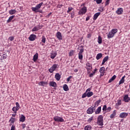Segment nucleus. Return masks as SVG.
<instances>
[{
  "mask_svg": "<svg viewBox=\"0 0 130 130\" xmlns=\"http://www.w3.org/2000/svg\"><path fill=\"white\" fill-rule=\"evenodd\" d=\"M42 5H43V2H42L38 5H37V6H36V7H32L31 8V10L33 12H35V13H41V11H38V10H39V9H40V8H41V7L42 6Z\"/></svg>",
  "mask_w": 130,
  "mask_h": 130,
  "instance_id": "nucleus-1",
  "label": "nucleus"
},
{
  "mask_svg": "<svg viewBox=\"0 0 130 130\" xmlns=\"http://www.w3.org/2000/svg\"><path fill=\"white\" fill-rule=\"evenodd\" d=\"M16 107H13L12 108V111H13V113L15 114H17V111H18L20 108V104H19L18 102L16 103Z\"/></svg>",
  "mask_w": 130,
  "mask_h": 130,
  "instance_id": "nucleus-2",
  "label": "nucleus"
},
{
  "mask_svg": "<svg viewBox=\"0 0 130 130\" xmlns=\"http://www.w3.org/2000/svg\"><path fill=\"white\" fill-rule=\"evenodd\" d=\"M96 123L98 125H103V116L102 115L99 116Z\"/></svg>",
  "mask_w": 130,
  "mask_h": 130,
  "instance_id": "nucleus-3",
  "label": "nucleus"
},
{
  "mask_svg": "<svg viewBox=\"0 0 130 130\" xmlns=\"http://www.w3.org/2000/svg\"><path fill=\"white\" fill-rule=\"evenodd\" d=\"M86 13H87V7H83L78 12V15H81L83 16V15H85Z\"/></svg>",
  "mask_w": 130,
  "mask_h": 130,
  "instance_id": "nucleus-4",
  "label": "nucleus"
},
{
  "mask_svg": "<svg viewBox=\"0 0 130 130\" xmlns=\"http://www.w3.org/2000/svg\"><path fill=\"white\" fill-rule=\"evenodd\" d=\"M58 68V64H54L49 69V72L51 74H52L56 69Z\"/></svg>",
  "mask_w": 130,
  "mask_h": 130,
  "instance_id": "nucleus-5",
  "label": "nucleus"
},
{
  "mask_svg": "<svg viewBox=\"0 0 130 130\" xmlns=\"http://www.w3.org/2000/svg\"><path fill=\"white\" fill-rule=\"evenodd\" d=\"M53 120L57 122H63V121H64V120L62 117L57 116L54 117Z\"/></svg>",
  "mask_w": 130,
  "mask_h": 130,
  "instance_id": "nucleus-6",
  "label": "nucleus"
},
{
  "mask_svg": "<svg viewBox=\"0 0 130 130\" xmlns=\"http://www.w3.org/2000/svg\"><path fill=\"white\" fill-rule=\"evenodd\" d=\"M96 109V108H95V106L93 107L91 106L89 107L87 110V114H92L94 112V110Z\"/></svg>",
  "mask_w": 130,
  "mask_h": 130,
  "instance_id": "nucleus-7",
  "label": "nucleus"
},
{
  "mask_svg": "<svg viewBox=\"0 0 130 130\" xmlns=\"http://www.w3.org/2000/svg\"><path fill=\"white\" fill-rule=\"evenodd\" d=\"M83 52H84V49H81L78 53V58L80 60H83Z\"/></svg>",
  "mask_w": 130,
  "mask_h": 130,
  "instance_id": "nucleus-8",
  "label": "nucleus"
},
{
  "mask_svg": "<svg viewBox=\"0 0 130 130\" xmlns=\"http://www.w3.org/2000/svg\"><path fill=\"white\" fill-rule=\"evenodd\" d=\"M100 73H101L100 76H103L105 74V67H103L100 69L99 71Z\"/></svg>",
  "mask_w": 130,
  "mask_h": 130,
  "instance_id": "nucleus-9",
  "label": "nucleus"
},
{
  "mask_svg": "<svg viewBox=\"0 0 130 130\" xmlns=\"http://www.w3.org/2000/svg\"><path fill=\"white\" fill-rule=\"evenodd\" d=\"M127 115H128V113L123 112V113H121L119 114V117L120 118H125V117H126Z\"/></svg>",
  "mask_w": 130,
  "mask_h": 130,
  "instance_id": "nucleus-10",
  "label": "nucleus"
},
{
  "mask_svg": "<svg viewBox=\"0 0 130 130\" xmlns=\"http://www.w3.org/2000/svg\"><path fill=\"white\" fill-rule=\"evenodd\" d=\"M56 36L57 39H58V40H62V36L61 35V32H60V31L57 32V33L56 34Z\"/></svg>",
  "mask_w": 130,
  "mask_h": 130,
  "instance_id": "nucleus-11",
  "label": "nucleus"
},
{
  "mask_svg": "<svg viewBox=\"0 0 130 130\" xmlns=\"http://www.w3.org/2000/svg\"><path fill=\"white\" fill-rule=\"evenodd\" d=\"M123 101H124L126 103L129 102L130 98L128 97V94H126L123 97Z\"/></svg>",
  "mask_w": 130,
  "mask_h": 130,
  "instance_id": "nucleus-12",
  "label": "nucleus"
},
{
  "mask_svg": "<svg viewBox=\"0 0 130 130\" xmlns=\"http://www.w3.org/2000/svg\"><path fill=\"white\" fill-rule=\"evenodd\" d=\"M42 27L40 26V25H38L36 26H35L32 29V32H35V31H38V30H40Z\"/></svg>",
  "mask_w": 130,
  "mask_h": 130,
  "instance_id": "nucleus-13",
  "label": "nucleus"
},
{
  "mask_svg": "<svg viewBox=\"0 0 130 130\" xmlns=\"http://www.w3.org/2000/svg\"><path fill=\"white\" fill-rule=\"evenodd\" d=\"M29 41H34L35 39H36V35L34 34H31L30 35L29 37L28 38Z\"/></svg>",
  "mask_w": 130,
  "mask_h": 130,
  "instance_id": "nucleus-14",
  "label": "nucleus"
},
{
  "mask_svg": "<svg viewBox=\"0 0 130 130\" xmlns=\"http://www.w3.org/2000/svg\"><path fill=\"white\" fill-rule=\"evenodd\" d=\"M117 15H121L123 13V9L122 8H119L117 9V10L116 11Z\"/></svg>",
  "mask_w": 130,
  "mask_h": 130,
  "instance_id": "nucleus-15",
  "label": "nucleus"
},
{
  "mask_svg": "<svg viewBox=\"0 0 130 130\" xmlns=\"http://www.w3.org/2000/svg\"><path fill=\"white\" fill-rule=\"evenodd\" d=\"M92 65L91 63L87 62L86 63V69L87 70V71L89 72V71H92Z\"/></svg>",
  "mask_w": 130,
  "mask_h": 130,
  "instance_id": "nucleus-16",
  "label": "nucleus"
},
{
  "mask_svg": "<svg viewBox=\"0 0 130 130\" xmlns=\"http://www.w3.org/2000/svg\"><path fill=\"white\" fill-rule=\"evenodd\" d=\"M108 58H109V57L108 56H106V57H105L104 58V59H103L102 63V66H103L104 64V63H105V62H106V61H107V60H108Z\"/></svg>",
  "mask_w": 130,
  "mask_h": 130,
  "instance_id": "nucleus-17",
  "label": "nucleus"
},
{
  "mask_svg": "<svg viewBox=\"0 0 130 130\" xmlns=\"http://www.w3.org/2000/svg\"><path fill=\"white\" fill-rule=\"evenodd\" d=\"M115 115H116V110H115L113 111L112 114L110 115V118H114Z\"/></svg>",
  "mask_w": 130,
  "mask_h": 130,
  "instance_id": "nucleus-18",
  "label": "nucleus"
},
{
  "mask_svg": "<svg viewBox=\"0 0 130 130\" xmlns=\"http://www.w3.org/2000/svg\"><path fill=\"white\" fill-rule=\"evenodd\" d=\"M100 12H98L95 13L93 16V20L95 21V20H97V18L100 16Z\"/></svg>",
  "mask_w": 130,
  "mask_h": 130,
  "instance_id": "nucleus-19",
  "label": "nucleus"
},
{
  "mask_svg": "<svg viewBox=\"0 0 130 130\" xmlns=\"http://www.w3.org/2000/svg\"><path fill=\"white\" fill-rule=\"evenodd\" d=\"M38 59V53H36L33 57V60L34 61H35V62L36 61H37V60Z\"/></svg>",
  "mask_w": 130,
  "mask_h": 130,
  "instance_id": "nucleus-20",
  "label": "nucleus"
},
{
  "mask_svg": "<svg viewBox=\"0 0 130 130\" xmlns=\"http://www.w3.org/2000/svg\"><path fill=\"white\" fill-rule=\"evenodd\" d=\"M125 78V75L123 76L122 78L120 79V81L119 82V85H121V84H123V83H124Z\"/></svg>",
  "mask_w": 130,
  "mask_h": 130,
  "instance_id": "nucleus-21",
  "label": "nucleus"
},
{
  "mask_svg": "<svg viewBox=\"0 0 130 130\" xmlns=\"http://www.w3.org/2000/svg\"><path fill=\"white\" fill-rule=\"evenodd\" d=\"M101 112V107H99L95 112V114H100Z\"/></svg>",
  "mask_w": 130,
  "mask_h": 130,
  "instance_id": "nucleus-22",
  "label": "nucleus"
},
{
  "mask_svg": "<svg viewBox=\"0 0 130 130\" xmlns=\"http://www.w3.org/2000/svg\"><path fill=\"white\" fill-rule=\"evenodd\" d=\"M19 120L20 121H21V122H24V121L26 120V117H25V116L21 115V116Z\"/></svg>",
  "mask_w": 130,
  "mask_h": 130,
  "instance_id": "nucleus-23",
  "label": "nucleus"
},
{
  "mask_svg": "<svg viewBox=\"0 0 130 130\" xmlns=\"http://www.w3.org/2000/svg\"><path fill=\"white\" fill-rule=\"evenodd\" d=\"M55 78L57 81H59L60 80V75L59 73H56L55 75Z\"/></svg>",
  "mask_w": 130,
  "mask_h": 130,
  "instance_id": "nucleus-24",
  "label": "nucleus"
},
{
  "mask_svg": "<svg viewBox=\"0 0 130 130\" xmlns=\"http://www.w3.org/2000/svg\"><path fill=\"white\" fill-rule=\"evenodd\" d=\"M39 86H42L43 87H44V86H45V85H47V82H45V81H41L39 83Z\"/></svg>",
  "mask_w": 130,
  "mask_h": 130,
  "instance_id": "nucleus-25",
  "label": "nucleus"
},
{
  "mask_svg": "<svg viewBox=\"0 0 130 130\" xmlns=\"http://www.w3.org/2000/svg\"><path fill=\"white\" fill-rule=\"evenodd\" d=\"M100 103H101V100H99L98 101L95 102L94 103L95 108H96V107H98V106H99V104H100Z\"/></svg>",
  "mask_w": 130,
  "mask_h": 130,
  "instance_id": "nucleus-26",
  "label": "nucleus"
},
{
  "mask_svg": "<svg viewBox=\"0 0 130 130\" xmlns=\"http://www.w3.org/2000/svg\"><path fill=\"white\" fill-rule=\"evenodd\" d=\"M49 85L51 87H56V86H57L56 82H53V81L50 82L49 83Z\"/></svg>",
  "mask_w": 130,
  "mask_h": 130,
  "instance_id": "nucleus-27",
  "label": "nucleus"
},
{
  "mask_svg": "<svg viewBox=\"0 0 130 130\" xmlns=\"http://www.w3.org/2000/svg\"><path fill=\"white\" fill-rule=\"evenodd\" d=\"M16 12H17V11H16V10L12 9L9 11V14H10V15H15V14H16Z\"/></svg>",
  "mask_w": 130,
  "mask_h": 130,
  "instance_id": "nucleus-28",
  "label": "nucleus"
},
{
  "mask_svg": "<svg viewBox=\"0 0 130 130\" xmlns=\"http://www.w3.org/2000/svg\"><path fill=\"white\" fill-rule=\"evenodd\" d=\"M14 18H15V15H12L11 16H10L9 19H8V20L7 21V23H10V22L12 21V20H13V19H14Z\"/></svg>",
  "mask_w": 130,
  "mask_h": 130,
  "instance_id": "nucleus-29",
  "label": "nucleus"
},
{
  "mask_svg": "<svg viewBox=\"0 0 130 130\" xmlns=\"http://www.w3.org/2000/svg\"><path fill=\"white\" fill-rule=\"evenodd\" d=\"M101 57H102V53H98L96 56V58L97 60H99V59H100Z\"/></svg>",
  "mask_w": 130,
  "mask_h": 130,
  "instance_id": "nucleus-30",
  "label": "nucleus"
},
{
  "mask_svg": "<svg viewBox=\"0 0 130 130\" xmlns=\"http://www.w3.org/2000/svg\"><path fill=\"white\" fill-rule=\"evenodd\" d=\"M84 130H92V126L87 125L85 126Z\"/></svg>",
  "mask_w": 130,
  "mask_h": 130,
  "instance_id": "nucleus-31",
  "label": "nucleus"
},
{
  "mask_svg": "<svg viewBox=\"0 0 130 130\" xmlns=\"http://www.w3.org/2000/svg\"><path fill=\"white\" fill-rule=\"evenodd\" d=\"M108 38H112L114 36V34L112 32L110 31L107 35Z\"/></svg>",
  "mask_w": 130,
  "mask_h": 130,
  "instance_id": "nucleus-32",
  "label": "nucleus"
},
{
  "mask_svg": "<svg viewBox=\"0 0 130 130\" xmlns=\"http://www.w3.org/2000/svg\"><path fill=\"white\" fill-rule=\"evenodd\" d=\"M56 55H57V53H51L50 55V57L51 58H52V59H54Z\"/></svg>",
  "mask_w": 130,
  "mask_h": 130,
  "instance_id": "nucleus-33",
  "label": "nucleus"
},
{
  "mask_svg": "<svg viewBox=\"0 0 130 130\" xmlns=\"http://www.w3.org/2000/svg\"><path fill=\"white\" fill-rule=\"evenodd\" d=\"M63 89L64 91H69V86H68V85L67 84H64L63 85Z\"/></svg>",
  "mask_w": 130,
  "mask_h": 130,
  "instance_id": "nucleus-34",
  "label": "nucleus"
},
{
  "mask_svg": "<svg viewBox=\"0 0 130 130\" xmlns=\"http://www.w3.org/2000/svg\"><path fill=\"white\" fill-rule=\"evenodd\" d=\"M86 94H87V97L89 98V97H91V96H93L94 93L92 91H89V92H86Z\"/></svg>",
  "mask_w": 130,
  "mask_h": 130,
  "instance_id": "nucleus-35",
  "label": "nucleus"
},
{
  "mask_svg": "<svg viewBox=\"0 0 130 130\" xmlns=\"http://www.w3.org/2000/svg\"><path fill=\"white\" fill-rule=\"evenodd\" d=\"M98 42L99 44H101L102 43V37L100 36L98 37Z\"/></svg>",
  "mask_w": 130,
  "mask_h": 130,
  "instance_id": "nucleus-36",
  "label": "nucleus"
},
{
  "mask_svg": "<svg viewBox=\"0 0 130 130\" xmlns=\"http://www.w3.org/2000/svg\"><path fill=\"white\" fill-rule=\"evenodd\" d=\"M116 79V75H114L112 76V77L109 80V83H111L112 81H114Z\"/></svg>",
  "mask_w": 130,
  "mask_h": 130,
  "instance_id": "nucleus-37",
  "label": "nucleus"
},
{
  "mask_svg": "<svg viewBox=\"0 0 130 130\" xmlns=\"http://www.w3.org/2000/svg\"><path fill=\"white\" fill-rule=\"evenodd\" d=\"M74 10V8L73 7H69L68 8V10L67 11L68 14H70L71 12Z\"/></svg>",
  "mask_w": 130,
  "mask_h": 130,
  "instance_id": "nucleus-38",
  "label": "nucleus"
},
{
  "mask_svg": "<svg viewBox=\"0 0 130 130\" xmlns=\"http://www.w3.org/2000/svg\"><path fill=\"white\" fill-rule=\"evenodd\" d=\"M111 32H112L113 33V34H114V35H115L116 34V33H117V29H116V28L113 29H112Z\"/></svg>",
  "mask_w": 130,
  "mask_h": 130,
  "instance_id": "nucleus-39",
  "label": "nucleus"
},
{
  "mask_svg": "<svg viewBox=\"0 0 130 130\" xmlns=\"http://www.w3.org/2000/svg\"><path fill=\"white\" fill-rule=\"evenodd\" d=\"M74 52H75V51L73 50H71L69 53V56H73V55H74Z\"/></svg>",
  "mask_w": 130,
  "mask_h": 130,
  "instance_id": "nucleus-40",
  "label": "nucleus"
},
{
  "mask_svg": "<svg viewBox=\"0 0 130 130\" xmlns=\"http://www.w3.org/2000/svg\"><path fill=\"white\" fill-rule=\"evenodd\" d=\"M46 41V38L44 36H43L42 37V42H43V43H45Z\"/></svg>",
  "mask_w": 130,
  "mask_h": 130,
  "instance_id": "nucleus-41",
  "label": "nucleus"
},
{
  "mask_svg": "<svg viewBox=\"0 0 130 130\" xmlns=\"http://www.w3.org/2000/svg\"><path fill=\"white\" fill-rule=\"evenodd\" d=\"M119 105H121V100H118L116 104V106H119Z\"/></svg>",
  "mask_w": 130,
  "mask_h": 130,
  "instance_id": "nucleus-42",
  "label": "nucleus"
},
{
  "mask_svg": "<svg viewBox=\"0 0 130 130\" xmlns=\"http://www.w3.org/2000/svg\"><path fill=\"white\" fill-rule=\"evenodd\" d=\"M15 120H16V118L11 117L9 121H10L11 123H14V122H15Z\"/></svg>",
  "mask_w": 130,
  "mask_h": 130,
  "instance_id": "nucleus-43",
  "label": "nucleus"
},
{
  "mask_svg": "<svg viewBox=\"0 0 130 130\" xmlns=\"http://www.w3.org/2000/svg\"><path fill=\"white\" fill-rule=\"evenodd\" d=\"M71 14V19H73L74 18H75V12H73L71 13H69Z\"/></svg>",
  "mask_w": 130,
  "mask_h": 130,
  "instance_id": "nucleus-44",
  "label": "nucleus"
},
{
  "mask_svg": "<svg viewBox=\"0 0 130 130\" xmlns=\"http://www.w3.org/2000/svg\"><path fill=\"white\" fill-rule=\"evenodd\" d=\"M93 118H94L93 116L91 117L90 118H89L88 120H87V122H91L92 120H93Z\"/></svg>",
  "mask_w": 130,
  "mask_h": 130,
  "instance_id": "nucleus-45",
  "label": "nucleus"
},
{
  "mask_svg": "<svg viewBox=\"0 0 130 130\" xmlns=\"http://www.w3.org/2000/svg\"><path fill=\"white\" fill-rule=\"evenodd\" d=\"M93 1L94 2H96L98 5H99L100 4H101V3H102V0H93Z\"/></svg>",
  "mask_w": 130,
  "mask_h": 130,
  "instance_id": "nucleus-46",
  "label": "nucleus"
},
{
  "mask_svg": "<svg viewBox=\"0 0 130 130\" xmlns=\"http://www.w3.org/2000/svg\"><path fill=\"white\" fill-rule=\"evenodd\" d=\"M103 111H106V110H107V106H106V105H105L103 106Z\"/></svg>",
  "mask_w": 130,
  "mask_h": 130,
  "instance_id": "nucleus-47",
  "label": "nucleus"
},
{
  "mask_svg": "<svg viewBox=\"0 0 130 130\" xmlns=\"http://www.w3.org/2000/svg\"><path fill=\"white\" fill-rule=\"evenodd\" d=\"M87 97V92L84 93L82 95V98H86Z\"/></svg>",
  "mask_w": 130,
  "mask_h": 130,
  "instance_id": "nucleus-48",
  "label": "nucleus"
},
{
  "mask_svg": "<svg viewBox=\"0 0 130 130\" xmlns=\"http://www.w3.org/2000/svg\"><path fill=\"white\" fill-rule=\"evenodd\" d=\"M109 2H110V0H106L105 2V6H108L109 5Z\"/></svg>",
  "mask_w": 130,
  "mask_h": 130,
  "instance_id": "nucleus-49",
  "label": "nucleus"
},
{
  "mask_svg": "<svg viewBox=\"0 0 130 130\" xmlns=\"http://www.w3.org/2000/svg\"><path fill=\"white\" fill-rule=\"evenodd\" d=\"M72 78H73L72 76H69L67 79V82H70V80H71Z\"/></svg>",
  "mask_w": 130,
  "mask_h": 130,
  "instance_id": "nucleus-50",
  "label": "nucleus"
},
{
  "mask_svg": "<svg viewBox=\"0 0 130 130\" xmlns=\"http://www.w3.org/2000/svg\"><path fill=\"white\" fill-rule=\"evenodd\" d=\"M15 129H16V126L15 125H13L11 126V130H15Z\"/></svg>",
  "mask_w": 130,
  "mask_h": 130,
  "instance_id": "nucleus-51",
  "label": "nucleus"
},
{
  "mask_svg": "<svg viewBox=\"0 0 130 130\" xmlns=\"http://www.w3.org/2000/svg\"><path fill=\"white\" fill-rule=\"evenodd\" d=\"M91 36H92V34H87V38H88V39L91 38Z\"/></svg>",
  "mask_w": 130,
  "mask_h": 130,
  "instance_id": "nucleus-52",
  "label": "nucleus"
},
{
  "mask_svg": "<svg viewBox=\"0 0 130 130\" xmlns=\"http://www.w3.org/2000/svg\"><path fill=\"white\" fill-rule=\"evenodd\" d=\"M107 110L108 111V112H110V111H111V107H109L107 108Z\"/></svg>",
  "mask_w": 130,
  "mask_h": 130,
  "instance_id": "nucleus-53",
  "label": "nucleus"
},
{
  "mask_svg": "<svg viewBox=\"0 0 130 130\" xmlns=\"http://www.w3.org/2000/svg\"><path fill=\"white\" fill-rule=\"evenodd\" d=\"M9 40H10V41H14V37H10L9 38Z\"/></svg>",
  "mask_w": 130,
  "mask_h": 130,
  "instance_id": "nucleus-54",
  "label": "nucleus"
},
{
  "mask_svg": "<svg viewBox=\"0 0 130 130\" xmlns=\"http://www.w3.org/2000/svg\"><path fill=\"white\" fill-rule=\"evenodd\" d=\"M94 75H95L93 72L92 73L89 74V77L90 78H92V77H93V76H94Z\"/></svg>",
  "mask_w": 130,
  "mask_h": 130,
  "instance_id": "nucleus-55",
  "label": "nucleus"
},
{
  "mask_svg": "<svg viewBox=\"0 0 130 130\" xmlns=\"http://www.w3.org/2000/svg\"><path fill=\"white\" fill-rule=\"evenodd\" d=\"M57 7L59 9H60V8H62V5H58Z\"/></svg>",
  "mask_w": 130,
  "mask_h": 130,
  "instance_id": "nucleus-56",
  "label": "nucleus"
},
{
  "mask_svg": "<svg viewBox=\"0 0 130 130\" xmlns=\"http://www.w3.org/2000/svg\"><path fill=\"white\" fill-rule=\"evenodd\" d=\"M90 91H91V88H88L87 89H86L85 92L88 93V92H90Z\"/></svg>",
  "mask_w": 130,
  "mask_h": 130,
  "instance_id": "nucleus-57",
  "label": "nucleus"
},
{
  "mask_svg": "<svg viewBox=\"0 0 130 130\" xmlns=\"http://www.w3.org/2000/svg\"><path fill=\"white\" fill-rule=\"evenodd\" d=\"M96 72H97V69L95 68L92 73L95 75V74H96Z\"/></svg>",
  "mask_w": 130,
  "mask_h": 130,
  "instance_id": "nucleus-58",
  "label": "nucleus"
},
{
  "mask_svg": "<svg viewBox=\"0 0 130 130\" xmlns=\"http://www.w3.org/2000/svg\"><path fill=\"white\" fill-rule=\"evenodd\" d=\"M22 128L26 127V124L25 123L22 124Z\"/></svg>",
  "mask_w": 130,
  "mask_h": 130,
  "instance_id": "nucleus-59",
  "label": "nucleus"
},
{
  "mask_svg": "<svg viewBox=\"0 0 130 130\" xmlns=\"http://www.w3.org/2000/svg\"><path fill=\"white\" fill-rule=\"evenodd\" d=\"M16 115H17V114H12V116H13V117H16Z\"/></svg>",
  "mask_w": 130,
  "mask_h": 130,
  "instance_id": "nucleus-60",
  "label": "nucleus"
},
{
  "mask_svg": "<svg viewBox=\"0 0 130 130\" xmlns=\"http://www.w3.org/2000/svg\"><path fill=\"white\" fill-rule=\"evenodd\" d=\"M89 20H90V17L88 16V17H86V21H89Z\"/></svg>",
  "mask_w": 130,
  "mask_h": 130,
  "instance_id": "nucleus-61",
  "label": "nucleus"
},
{
  "mask_svg": "<svg viewBox=\"0 0 130 130\" xmlns=\"http://www.w3.org/2000/svg\"><path fill=\"white\" fill-rule=\"evenodd\" d=\"M78 71H79V70H78V69H75V70H74L75 73L78 72Z\"/></svg>",
  "mask_w": 130,
  "mask_h": 130,
  "instance_id": "nucleus-62",
  "label": "nucleus"
},
{
  "mask_svg": "<svg viewBox=\"0 0 130 130\" xmlns=\"http://www.w3.org/2000/svg\"><path fill=\"white\" fill-rule=\"evenodd\" d=\"M81 7H85V4H83L81 5Z\"/></svg>",
  "mask_w": 130,
  "mask_h": 130,
  "instance_id": "nucleus-63",
  "label": "nucleus"
},
{
  "mask_svg": "<svg viewBox=\"0 0 130 130\" xmlns=\"http://www.w3.org/2000/svg\"><path fill=\"white\" fill-rule=\"evenodd\" d=\"M93 98H95V95H94V96H93Z\"/></svg>",
  "mask_w": 130,
  "mask_h": 130,
  "instance_id": "nucleus-64",
  "label": "nucleus"
}]
</instances>
